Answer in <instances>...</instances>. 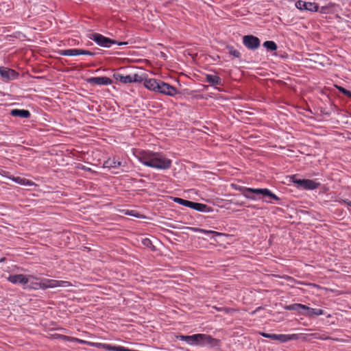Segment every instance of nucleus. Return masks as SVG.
Returning <instances> with one entry per match:
<instances>
[{
    "label": "nucleus",
    "mask_w": 351,
    "mask_h": 351,
    "mask_svg": "<svg viewBox=\"0 0 351 351\" xmlns=\"http://www.w3.org/2000/svg\"><path fill=\"white\" fill-rule=\"evenodd\" d=\"M134 156L141 162L149 167L158 169H168L171 167V160L167 158L160 152L136 150Z\"/></svg>",
    "instance_id": "nucleus-1"
},
{
    "label": "nucleus",
    "mask_w": 351,
    "mask_h": 351,
    "mask_svg": "<svg viewBox=\"0 0 351 351\" xmlns=\"http://www.w3.org/2000/svg\"><path fill=\"white\" fill-rule=\"evenodd\" d=\"M177 339L184 341L190 345H210L218 346L219 341L206 334H195L193 335H178Z\"/></svg>",
    "instance_id": "nucleus-2"
},
{
    "label": "nucleus",
    "mask_w": 351,
    "mask_h": 351,
    "mask_svg": "<svg viewBox=\"0 0 351 351\" xmlns=\"http://www.w3.org/2000/svg\"><path fill=\"white\" fill-rule=\"evenodd\" d=\"M291 181L295 184L297 188L305 190H314L319 188L320 186L319 182H316L314 180L309 179H298L295 176L291 177Z\"/></svg>",
    "instance_id": "nucleus-3"
},
{
    "label": "nucleus",
    "mask_w": 351,
    "mask_h": 351,
    "mask_svg": "<svg viewBox=\"0 0 351 351\" xmlns=\"http://www.w3.org/2000/svg\"><path fill=\"white\" fill-rule=\"evenodd\" d=\"M126 242L125 239L121 237H113L111 234V258H114L116 254H125V250L124 246Z\"/></svg>",
    "instance_id": "nucleus-4"
},
{
    "label": "nucleus",
    "mask_w": 351,
    "mask_h": 351,
    "mask_svg": "<svg viewBox=\"0 0 351 351\" xmlns=\"http://www.w3.org/2000/svg\"><path fill=\"white\" fill-rule=\"evenodd\" d=\"M111 284L114 285V287L111 286V291L115 293L113 295H111V300L113 299L114 300L111 302V304L114 305L112 308H114L123 304L125 302V298L122 296V292L120 286L114 282H111Z\"/></svg>",
    "instance_id": "nucleus-5"
},
{
    "label": "nucleus",
    "mask_w": 351,
    "mask_h": 351,
    "mask_svg": "<svg viewBox=\"0 0 351 351\" xmlns=\"http://www.w3.org/2000/svg\"><path fill=\"white\" fill-rule=\"evenodd\" d=\"M182 205L202 213H210L213 210V208L207 204L195 202L184 199H183Z\"/></svg>",
    "instance_id": "nucleus-6"
},
{
    "label": "nucleus",
    "mask_w": 351,
    "mask_h": 351,
    "mask_svg": "<svg viewBox=\"0 0 351 351\" xmlns=\"http://www.w3.org/2000/svg\"><path fill=\"white\" fill-rule=\"evenodd\" d=\"M242 191H250L252 194L256 195H262L264 197H268L270 199L269 200H265L267 202L272 203L271 200H276L278 201L280 198L276 195L274 193H273L269 189H241Z\"/></svg>",
    "instance_id": "nucleus-7"
},
{
    "label": "nucleus",
    "mask_w": 351,
    "mask_h": 351,
    "mask_svg": "<svg viewBox=\"0 0 351 351\" xmlns=\"http://www.w3.org/2000/svg\"><path fill=\"white\" fill-rule=\"evenodd\" d=\"M243 44L247 49L255 51L260 47L261 40L254 35H245L243 37Z\"/></svg>",
    "instance_id": "nucleus-8"
},
{
    "label": "nucleus",
    "mask_w": 351,
    "mask_h": 351,
    "mask_svg": "<svg viewBox=\"0 0 351 351\" xmlns=\"http://www.w3.org/2000/svg\"><path fill=\"white\" fill-rule=\"evenodd\" d=\"M66 284H68V282L63 280H56L52 279H47L44 278L40 280L38 287H40L41 289H46L48 288H55L58 287H66Z\"/></svg>",
    "instance_id": "nucleus-9"
},
{
    "label": "nucleus",
    "mask_w": 351,
    "mask_h": 351,
    "mask_svg": "<svg viewBox=\"0 0 351 351\" xmlns=\"http://www.w3.org/2000/svg\"><path fill=\"white\" fill-rule=\"evenodd\" d=\"M35 279L33 276H29L28 277L24 274H12L7 278V280L14 285H27L30 279Z\"/></svg>",
    "instance_id": "nucleus-10"
},
{
    "label": "nucleus",
    "mask_w": 351,
    "mask_h": 351,
    "mask_svg": "<svg viewBox=\"0 0 351 351\" xmlns=\"http://www.w3.org/2000/svg\"><path fill=\"white\" fill-rule=\"evenodd\" d=\"M58 338L64 341L75 342V343H79L80 344L95 345L97 347L103 346L106 350H110V345H108V344H101V343H90L89 341H85V340L80 339L73 337L66 336L64 335H58Z\"/></svg>",
    "instance_id": "nucleus-11"
},
{
    "label": "nucleus",
    "mask_w": 351,
    "mask_h": 351,
    "mask_svg": "<svg viewBox=\"0 0 351 351\" xmlns=\"http://www.w3.org/2000/svg\"><path fill=\"white\" fill-rule=\"evenodd\" d=\"M160 84L158 93L171 97L175 96L178 93L177 88L173 86H171L163 81H161Z\"/></svg>",
    "instance_id": "nucleus-12"
},
{
    "label": "nucleus",
    "mask_w": 351,
    "mask_h": 351,
    "mask_svg": "<svg viewBox=\"0 0 351 351\" xmlns=\"http://www.w3.org/2000/svg\"><path fill=\"white\" fill-rule=\"evenodd\" d=\"M295 7L300 10H307L311 12H317L319 5L315 2H307L303 0H298L295 2Z\"/></svg>",
    "instance_id": "nucleus-13"
},
{
    "label": "nucleus",
    "mask_w": 351,
    "mask_h": 351,
    "mask_svg": "<svg viewBox=\"0 0 351 351\" xmlns=\"http://www.w3.org/2000/svg\"><path fill=\"white\" fill-rule=\"evenodd\" d=\"M0 75L5 80H13L18 77L19 73L14 69L0 66Z\"/></svg>",
    "instance_id": "nucleus-14"
},
{
    "label": "nucleus",
    "mask_w": 351,
    "mask_h": 351,
    "mask_svg": "<svg viewBox=\"0 0 351 351\" xmlns=\"http://www.w3.org/2000/svg\"><path fill=\"white\" fill-rule=\"evenodd\" d=\"M161 81L160 80L154 78H145L143 82V85L147 89L158 93Z\"/></svg>",
    "instance_id": "nucleus-15"
},
{
    "label": "nucleus",
    "mask_w": 351,
    "mask_h": 351,
    "mask_svg": "<svg viewBox=\"0 0 351 351\" xmlns=\"http://www.w3.org/2000/svg\"><path fill=\"white\" fill-rule=\"evenodd\" d=\"M92 40H93L95 43H97V45L104 47H110V38L104 36L103 35L98 34V33H94L92 34V36L90 37Z\"/></svg>",
    "instance_id": "nucleus-16"
},
{
    "label": "nucleus",
    "mask_w": 351,
    "mask_h": 351,
    "mask_svg": "<svg viewBox=\"0 0 351 351\" xmlns=\"http://www.w3.org/2000/svg\"><path fill=\"white\" fill-rule=\"evenodd\" d=\"M284 308L288 311H295L298 312L300 314L304 315V312L306 311V309H307V306L302 304L294 303L286 305Z\"/></svg>",
    "instance_id": "nucleus-17"
},
{
    "label": "nucleus",
    "mask_w": 351,
    "mask_h": 351,
    "mask_svg": "<svg viewBox=\"0 0 351 351\" xmlns=\"http://www.w3.org/2000/svg\"><path fill=\"white\" fill-rule=\"evenodd\" d=\"M206 82L210 86H223L222 79L217 75L206 74Z\"/></svg>",
    "instance_id": "nucleus-18"
},
{
    "label": "nucleus",
    "mask_w": 351,
    "mask_h": 351,
    "mask_svg": "<svg viewBox=\"0 0 351 351\" xmlns=\"http://www.w3.org/2000/svg\"><path fill=\"white\" fill-rule=\"evenodd\" d=\"M10 115L15 117H21L28 119L31 117V113L28 110L25 109H12L10 111Z\"/></svg>",
    "instance_id": "nucleus-19"
},
{
    "label": "nucleus",
    "mask_w": 351,
    "mask_h": 351,
    "mask_svg": "<svg viewBox=\"0 0 351 351\" xmlns=\"http://www.w3.org/2000/svg\"><path fill=\"white\" fill-rule=\"evenodd\" d=\"M324 315V311L321 308H313L307 306V309L304 312V315L308 317H314L315 316Z\"/></svg>",
    "instance_id": "nucleus-20"
},
{
    "label": "nucleus",
    "mask_w": 351,
    "mask_h": 351,
    "mask_svg": "<svg viewBox=\"0 0 351 351\" xmlns=\"http://www.w3.org/2000/svg\"><path fill=\"white\" fill-rule=\"evenodd\" d=\"M88 82L97 85H104L110 84V78L107 77H93L90 78Z\"/></svg>",
    "instance_id": "nucleus-21"
},
{
    "label": "nucleus",
    "mask_w": 351,
    "mask_h": 351,
    "mask_svg": "<svg viewBox=\"0 0 351 351\" xmlns=\"http://www.w3.org/2000/svg\"><path fill=\"white\" fill-rule=\"evenodd\" d=\"M115 211L126 215L133 216L137 218H145V216L138 213L136 210L129 209H119L115 208Z\"/></svg>",
    "instance_id": "nucleus-22"
},
{
    "label": "nucleus",
    "mask_w": 351,
    "mask_h": 351,
    "mask_svg": "<svg viewBox=\"0 0 351 351\" xmlns=\"http://www.w3.org/2000/svg\"><path fill=\"white\" fill-rule=\"evenodd\" d=\"M187 228L190 229L194 232H202V233H204L207 235H211L212 237H213V238L215 237H217V236H221L222 234L221 233L214 231V230H206L199 228L188 227Z\"/></svg>",
    "instance_id": "nucleus-23"
},
{
    "label": "nucleus",
    "mask_w": 351,
    "mask_h": 351,
    "mask_svg": "<svg viewBox=\"0 0 351 351\" xmlns=\"http://www.w3.org/2000/svg\"><path fill=\"white\" fill-rule=\"evenodd\" d=\"M126 165V162L125 160H121L119 157L117 158L116 157L113 158L112 162L111 164V174H117L119 172L114 171L112 169H115L117 167H125Z\"/></svg>",
    "instance_id": "nucleus-24"
},
{
    "label": "nucleus",
    "mask_w": 351,
    "mask_h": 351,
    "mask_svg": "<svg viewBox=\"0 0 351 351\" xmlns=\"http://www.w3.org/2000/svg\"><path fill=\"white\" fill-rule=\"evenodd\" d=\"M116 81H119L123 84L131 83V75H123L119 73H114L112 75Z\"/></svg>",
    "instance_id": "nucleus-25"
},
{
    "label": "nucleus",
    "mask_w": 351,
    "mask_h": 351,
    "mask_svg": "<svg viewBox=\"0 0 351 351\" xmlns=\"http://www.w3.org/2000/svg\"><path fill=\"white\" fill-rule=\"evenodd\" d=\"M232 186L234 189H235L236 190L240 191L244 195V197H245L246 198L250 199H254V200L256 199V197L254 195H251L250 191H242V189H239L241 188L242 189H249L248 187L238 186L235 184H232Z\"/></svg>",
    "instance_id": "nucleus-26"
},
{
    "label": "nucleus",
    "mask_w": 351,
    "mask_h": 351,
    "mask_svg": "<svg viewBox=\"0 0 351 351\" xmlns=\"http://www.w3.org/2000/svg\"><path fill=\"white\" fill-rule=\"evenodd\" d=\"M59 54L64 56H74L80 55V49H69L60 50Z\"/></svg>",
    "instance_id": "nucleus-27"
},
{
    "label": "nucleus",
    "mask_w": 351,
    "mask_h": 351,
    "mask_svg": "<svg viewBox=\"0 0 351 351\" xmlns=\"http://www.w3.org/2000/svg\"><path fill=\"white\" fill-rule=\"evenodd\" d=\"M263 46L269 51H274L278 49L276 43L272 40H267L264 42Z\"/></svg>",
    "instance_id": "nucleus-28"
},
{
    "label": "nucleus",
    "mask_w": 351,
    "mask_h": 351,
    "mask_svg": "<svg viewBox=\"0 0 351 351\" xmlns=\"http://www.w3.org/2000/svg\"><path fill=\"white\" fill-rule=\"evenodd\" d=\"M226 49L228 51V53L234 58L240 59L241 57V53L232 45H226Z\"/></svg>",
    "instance_id": "nucleus-29"
},
{
    "label": "nucleus",
    "mask_w": 351,
    "mask_h": 351,
    "mask_svg": "<svg viewBox=\"0 0 351 351\" xmlns=\"http://www.w3.org/2000/svg\"><path fill=\"white\" fill-rule=\"evenodd\" d=\"M141 243L145 247L151 249L152 251L156 250L155 246L153 245L152 241L149 239H143Z\"/></svg>",
    "instance_id": "nucleus-30"
},
{
    "label": "nucleus",
    "mask_w": 351,
    "mask_h": 351,
    "mask_svg": "<svg viewBox=\"0 0 351 351\" xmlns=\"http://www.w3.org/2000/svg\"><path fill=\"white\" fill-rule=\"evenodd\" d=\"M10 179H11L12 180H13L14 182L16 183H18V184H22V185H25L26 184H29L30 182L29 180H26L25 178H22L21 177H9Z\"/></svg>",
    "instance_id": "nucleus-31"
},
{
    "label": "nucleus",
    "mask_w": 351,
    "mask_h": 351,
    "mask_svg": "<svg viewBox=\"0 0 351 351\" xmlns=\"http://www.w3.org/2000/svg\"><path fill=\"white\" fill-rule=\"evenodd\" d=\"M145 77L139 75L138 74H134L133 75H131V83L132 82H138L141 83L142 82H144Z\"/></svg>",
    "instance_id": "nucleus-32"
},
{
    "label": "nucleus",
    "mask_w": 351,
    "mask_h": 351,
    "mask_svg": "<svg viewBox=\"0 0 351 351\" xmlns=\"http://www.w3.org/2000/svg\"><path fill=\"white\" fill-rule=\"evenodd\" d=\"M336 88L339 90L340 93L347 96L349 98H351V91L346 89L345 88L341 86H336Z\"/></svg>",
    "instance_id": "nucleus-33"
},
{
    "label": "nucleus",
    "mask_w": 351,
    "mask_h": 351,
    "mask_svg": "<svg viewBox=\"0 0 351 351\" xmlns=\"http://www.w3.org/2000/svg\"><path fill=\"white\" fill-rule=\"evenodd\" d=\"M289 337H288V335H284V334L277 335L276 334V340L280 341V342H287V341H289Z\"/></svg>",
    "instance_id": "nucleus-34"
},
{
    "label": "nucleus",
    "mask_w": 351,
    "mask_h": 351,
    "mask_svg": "<svg viewBox=\"0 0 351 351\" xmlns=\"http://www.w3.org/2000/svg\"><path fill=\"white\" fill-rule=\"evenodd\" d=\"M261 335L264 337L269 338L272 340H276V334H269V333L262 332V333H261Z\"/></svg>",
    "instance_id": "nucleus-35"
},
{
    "label": "nucleus",
    "mask_w": 351,
    "mask_h": 351,
    "mask_svg": "<svg viewBox=\"0 0 351 351\" xmlns=\"http://www.w3.org/2000/svg\"><path fill=\"white\" fill-rule=\"evenodd\" d=\"M330 8V5H329L322 6L319 10H318V11L322 14H327V13H328Z\"/></svg>",
    "instance_id": "nucleus-36"
},
{
    "label": "nucleus",
    "mask_w": 351,
    "mask_h": 351,
    "mask_svg": "<svg viewBox=\"0 0 351 351\" xmlns=\"http://www.w3.org/2000/svg\"><path fill=\"white\" fill-rule=\"evenodd\" d=\"M128 44V42H119V41H117L116 40L111 39V45H117L119 46H122V45H126Z\"/></svg>",
    "instance_id": "nucleus-37"
},
{
    "label": "nucleus",
    "mask_w": 351,
    "mask_h": 351,
    "mask_svg": "<svg viewBox=\"0 0 351 351\" xmlns=\"http://www.w3.org/2000/svg\"><path fill=\"white\" fill-rule=\"evenodd\" d=\"M222 309H223V312H224L226 314H230V313H232L237 311L235 308H228V307H222Z\"/></svg>",
    "instance_id": "nucleus-38"
},
{
    "label": "nucleus",
    "mask_w": 351,
    "mask_h": 351,
    "mask_svg": "<svg viewBox=\"0 0 351 351\" xmlns=\"http://www.w3.org/2000/svg\"><path fill=\"white\" fill-rule=\"evenodd\" d=\"M95 53L88 51L80 49V55H88V56H93Z\"/></svg>",
    "instance_id": "nucleus-39"
},
{
    "label": "nucleus",
    "mask_w": 351,
    "mask_h": 351,
    "mask_svg": "<svg viewBox=\"0 0 351 351\" xmlns=\"http://www.w3.org/2000/svg\"><path fill=\"white\" fill-rule=\"evenodd\" d=\"M114 273H115V276H113V278L117 279V280H119L121 277H123L124 276L122 271H120L119 272L115 271ZM111 276H112V273H111ZM112 278V276H111V278Z\"/></svg>",
    "instance_id": "nucleus-40"
},
{
    "label": "nucleus",
    "mask_w": 351,
    "mask_h": 351,
    "mask_svg": "<svg viewBox=\"0 0 351 351\" xmlns=\"http://www.w3.org/2000/svg\"><path fill=\"white\" fill-rule=\"evenodd\" d=\"M123 219L121 216L118 215L117 213L111 214V220L119 221V219Z\"/></svg>",
    "instance_id": "nucleus-41"
},
{
    "label": "nucleus",
    "mask_w": 351,
    "mask_h": 351,
    "mask_svg": "<svg viewBox=\"0 0 351 351\" xmlns=\"http://www.w3.org/2000/svg\"><path fill=\"white\" fill-rule=\"evenodd\" d=\"M39 282H31V287L34 289H38L40 287H38Z\"/></svg>",
    "instance_id": "nucleus-42"
},
{
    "label": "nucleus",
    "mask_w": 351,
    "mask_h": 351,
    "mask_svg": "<svg viewBox=\"0 0 351 351\" xmlns=\"http://www.w3.org/2000/svg\"><path fill=\"white\" fill-rule=\"evenodd\" d=\"M288 337H289V341L296 340L298 339V335L297 334L288 335Z\"/></svg>",
    "instance_id": "nucleus-43"
},
{
    "label": "nucleus",
    "mask_w": 351,
    "mask_h": 351,
    "mask_svg": "<svg viewBox=\"0 0 351 351\" xmlns=\"http://www.w3.org/2000/svg\"><path fill=\"white\" fill-rule=\"evenodd\" d=\"M182 201H183V199L182 198H180V197H174L173 198V202L178 204H182Z\"/></svg>",
    "instance_id": "nucleus-44"
},
{
    "label": "nucleus",
    "mask_w": 351,
    "mask_h": 351,
    "mask_svg": "<svg viewBox=\"0 0 351 351\" xmlns=\"http://www.w3.org/2000/svg\"><path fill=\"white\" fill-rule=\"evenodd\" d=\"M343 202L345 204H346L348 206H350L351 207V201L348 200V199H346V200H343Z\"/></svg>",
    "instance_id": "nucleus-45"
},
{
    "label": "nucleus",
    "mask_w": 351,
    "mask_h": 351,
    "mask_svg": "<svg viewBox=\"0 0 351 351\" xmlns=\"http://www.w3.org/2000/svg\"><path fill=\"white\" fill-rule=\"evenodd\" d=\"M213 308H215L218 311H223L222 307L213 306Z\"/></svg>",
    "instance_id": "nucleus-46"
},
{
    "label": "nucleus",
    "mask_w": 351,
    "mask_h": 351,
    "mask_svg": "<svg viewBox=\"0 0 351 351\" xmlns=\"http://www.w3.org/2000/svg\"><path fill=\"white\" fill-rule=\"evenodd\" d=\"M261 308V307H258V308H256V310H254V311L252 313V315H253V314H255V313H256L257 311H258Z\"/></svg>",
    "instance_id": "nucleus-47"
},
{
    "label": "nucleus",
    "mask_w": 351,
    "mask_h": 351,
    "mask_svg": "<svg viewBox=\"0 0 351 351\" xmlns=\"http://www.w3.org/2000/svg\"><path fill=\"white\" fill-rule=\"evenodd\" d=\"M161 56L165 58V57H166V55H165V53L162 52L161 53Z\"/></svg>",
    "instance_id": "nucleus-48"
},
{
    "label": "nucleus",
    "mask_w": 351,
    "mask_h": 351,
    "mask_svg": "<svg viewBox=\"0 0 351 351\" xmlns=\"http://www.w3.org/2000/svg\"><path fill=\"white\" fill-rule=\"evenodd\" d=\"M114 52H112V51H111V52H110V54H111V55H112V54H114Z\"/></svg>",
    "instance_id": "nucleus-49"
},
{
    "label": "nucleus",
    "mask_w": 351,
    "mask_h": 351,
    "mask_svg": "<svg viewBox=\"0 0 351 351\" xmlns=\"http://www.w3.org/2000/svg\"><path fill=\"white\" fill-rule=\"evenodd\" d=\"M186 351H189V350H186Z\"/></svg>",
    "instance_id": "nucleus-50"
}]
</instances>
